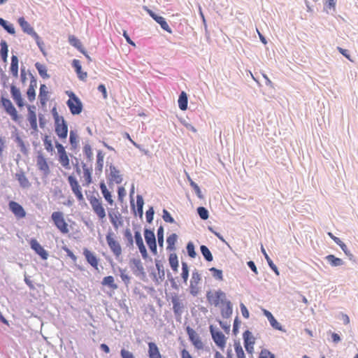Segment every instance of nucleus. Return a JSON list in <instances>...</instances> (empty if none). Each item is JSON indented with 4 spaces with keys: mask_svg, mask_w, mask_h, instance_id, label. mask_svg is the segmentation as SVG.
<instances>
[{
    "mask_svg": "<svg viewBox=\"0 0 358 358\" xmlns=\"http://www.w3.org/2000/svg\"><path fill=\"white\" fill-rule=\"evenodd\" d=\"M0 104L4 109L5 112L10 116L11 119L14 122H18L20 118V115L18 114L15 107L8 98L1 95L0 97Z\"/></svg>",
    "mask_w": 358,
    "mask_h": 358,
    "instance_id": "f257e3e1",
    "label": "nucleus"
},
{
    "mask_svg": "<svg viewBox=\"0 0 358 358\" xmlns=\"http://www.w3.org/2000/svg\"><path fill=\"white\" fill-rule=\"evenodd\" d=\"M51 219L55 226L64 234H68L69 230L68 224L64 220V214L61 211H55L51 215Z\"/></svg>",
    "mask_w": 358,
    "mask_h": 358,
    "instance_id": "f03ea898",
    "label": "nucleus"
},
{
    "mask_svg": "<svg viewBox=\"0 0 358 358\" xmlns=\"http://www.w3.org/2000/svg\"><path fill=\"white\" fill-rule=\"evenodd\" d=\"M129 267L134 275L142 280H145L146 273L143 268L141 260L139 258H131L129 262Z\"/></svg>",
    "mask_w": 358,
    "mask_h": 358,
    "instance_id": "7ed1b4c3",
    "label": "nucleus"
},
{
    "mask_svg": "<svg viewBox=\"0 0 358 358\" xmlns=\"http://www.w3.org/2000/svg\"><path fill=\"white\" fill-rule=\"evenodd\" d=\"M209 330L215 345L221 350H224L227 343V338L224 334L213 324L210 325Z\"/></svg>",
    "mask_w": 358,
    "mask_h": 358,
    "instance_id": "20e7f679",
    "label": "nucleus"
},
{
    "mask_svg": "<svg viewBox=\"0 0 358 358\" xmlns=\"http://www.w3.org/2000/svg\"><path fill=\"white\" fill-rule=\"evenodd\" d=\"M206 299L210 305L217 307L220 304L224 303V301L227 299L226 293L221 289H218L213 294L211 290H209L206 292Z\"/></svg>",
    "mask_w": 358,
    "mask_h": 358,
    "instance_id": "39448f33",
    "label": "nucleus"
},
{
    "mask_svg": "<svg viewBox=\"0 0 358 358\" xmlns=\"http://www.w3.org/2000/svg\"><path fill=\"white\" fill-rule=\"evenodd\" d=\"M87 199L92 206V210L94 213L98 216L100 220H103L106 217V211L103 207L101 199L96 198V196L87 195Z\"/></svg>",
    "mask_w": 358,
    "mask_h": 358,
    "instance_id": "423d86ee",
    "label": "nucleus"
},
{
    "mask_svg": "<svg viewBox=\"0 0 358 358\" xmlns=\"http://www.w3.org/2000/svg\"><path fill=\"white\" fill-rule=\"evenodd\" d=\"M114 236L115 234L109 229L106 236V242L113 255L118 257L122 254V248L120 243L115 240Z\"/></svg>",
    "mask_w": 358,
    "mask_h": 358,
    "instance_id": "0eeeda50",
    "label": "nucleus"
},
{
    "mask_svg": "<svg viewBox=\"0 0 358 358\" xmlns=\"http://www.w3.org/2000/svg\"><path fill=\"white\" fill-rule=\"evenodd\" d=\"M144 238L150 252L156 255L157 254V245L154 229L145 228Z\"/></svg>",
    "mask_w": 358,
    "mask_h": 358,
    "instance_id": "6e6552de",
    "label": "nucleus"
},
{
    "mask_svg": "<svg viewBox=\"0 0 358 358\" xmlns=\"http://www.w3.org/2000/svg\"><path fill=\"white\" fill-rule=\"evenodd\" d=\"M143 8L157 24L160 25L161 28L163 30L167 31L169 34H171L173 32L172 29H171L166 19L164 17L157 14L151 9H150L148 6H144Z\"/></svg>",
    "mask_w": 358,
    "mask_h": 358,
    "instance_id": "1a4fd4ad",
    "label": "nucleus"
},
{
    "mask_svg": "<svg viewBox=\"0 0 358 358\" xmlns=\"http://www.w3.org/2000/svg\"><path fill=\"white\" fill-rule=\"evenodd\" d=\"M186 333L188 336L189 341L197 350H202L203 348V344L201 339L196 331L192 329L190 326H187L185 328Z\"/></svg>",
    "mask_w": 358,
    "mask_h": 358,
    "instance_id": "9d476101",
    "label": "nucleus"
},
{
    "mask_svg": "<svg viewBox=\"0 0 358 358\" xmlns=\"http://www.w3.org/2000/svg\"><path fill=\"white\" fill-rule=\"evenodd\" d=\"M55 131L60 139H66L68 136V124L64 117L55 122Z\"/></svg>",
    "mask_w": 358,
    "mask_h": 358,
    "instance_id": "9b49d317",
    "label": "nucleus"
},
{
    "mask_svg": "<svg viewBox=\"0 0 358 358\" xmlns=\"http://www.w3.org/2000/svg\"><path fill=\"white\" fill-rule=\"evenodd\" d=\"M29 245L36 254H37L43 260H46L48 258V252L39 243L36 238H31L29 241Z\"/></svg>",
    "mask_w": 358,
    "mask_h": 358,
    "instance_id": "f8f14e48",
    "label": "nucleus"
},
{
    "mask_svg": "<svg viewBox=\"0 0 358 358\" xmlns=\"http://www.w3.org/2000/svg\"><path fill=\"white\" fill-rule=\"evenodd\" d=\"M134 238L135 243L139 249V252H141L143 259L145 260L149 259L150 261H152V259L148 255L147 249L143 243V240L141 234L139 231H134Z\"/></svg>",
    "mask_w": 358,
    "mask_h": 358,
    "instance_id": "ddd939ff",
    "label": "nucleus"
},
{
    "mask_svg": "<svg viewBox=\"0 0 358 358\" xmlns=\"http://www.w3.org/2000/svg\"><path fill=\"white\" fill-rule=\"evenodd\" d=\"M201 280V275L199 273L198 271L195 269L192 272L189 285V292L194 296H197L199 294V289L197 287V285L200 282Z\"/></svg>",
    "mask_w": 358,
    "mask_h": 358,
    "instance_id": "4468645a",
    "label": "nucleus"
},
{
    "mask_svg": "<svg viewBox=\"0 0 358 358\" xmlns=\"http://www.w3.org/2000/svg\"><path fill=\"white\" fill-rule=\"evenodd\" d=\"M36 165L38 169L43 172L45 177H47L50 173L49 165L41 151H38V155L36 157Z\"/></svg>",
    "mask_w": 358,
    "mask_h": 358,
    "instance_id": "2eb2a0df",
    "label": "nucleus"
},
{
    "mask_svg": "<svg viewBox=\"0 0 358 358\" xmlns=\"http://www.w3.org/2000/svg\"><path fill=\"white\" fill-rule=\"evenodd\" d=\"M110 170V175L108 177V185H113V182H115L116 184L122 183L123 180L122 176L120 174V170H118L113 164L108 165Z\"/></svg>",
    "mask_w": 358,
    "mask_h": 358,
    "instance_id": "dca6fc26",
    "label": "nucleus"
},
{
    "mask_svg": "<svg viewBox=\"0 0 358 358\" xmlns=\"http://www.w3.org/2000/svg\"><path fill=\"white\" fill-rule=\"evenodd\" d=\"M8 208L18 219L24 218L26 216V211L22 206L15 201H9Z\"/></svg>",
    "mask_w": 358,
    "mask_h": 358,
    "instance_id": "f3484780",
    "label": "nucleus"
},
{
    "mask_svg": "<svg viewBox=\"0 0 358 358\" xmlns=\"http://www.w3.org/2000/svg\"><path fill=\"white\" fill-rule=\"evenodd\" d=\"M66 105L71 113L73 115L80 114L83 109V104L79 98H77L73 101L67 100Z\"/></svg>",
    "mask_w": 358,
    "mask_h": 358,
    "instance_id": "a211bd4d",
    "label": "nucleus"
},
{
    "mask_svg": "<svg viewBox=\"0 0 358 358\" xmlns=\"http://www.w3.org/2000/svg\"><path fill=\"white\" fill-rule=\"evenodd\" d=\"M10 92L11 97L15 102L16 105L19 108L23 107L25 105V103L24 101V99L22 96L20 90L18 87H17L15 85L12 84L10 86Z\"/></svg>",
    "mask_w": 358,
    "mask_h": 358,
    "instance_id": "6ab92c4d",
    "label": "nucleus"
},
{
    "mask_svg": "<svg viewBox=\"0 0 358 358\" xmlns=\"http://www.w3.org/2000/svg\"><path fill=\"white\" fill-rule=\"evenodd\" d=\"M171 302L173 303V311L177 320L181 318V315L183 311L184 305L179 300L178 295L174 293V295L171 298Z\"/></svg>",
    "mask_w": 358,
    "mask_h": 358,
    "instance_id": "aec40b11",
    "label": "nucleus"
},
{
    "mask_svg": "<svg viewBox=\"0 0 358 358\" xmlns=\"http://www.w3.org/2000/svg\"><path fill=\"white\" fill-rule=\"evenodd\" d=\"M327 234L338 245H339L350 261L355 262V256L350 252L347 245L339 238L335 236L331 232H328Z\"/></svg>",
    "mask_w": 358,
    "mask_h": 358,
    "instance_id": "412c9836",
    "label": "nucleus"
},
{
    "mask_svg": "<svg viewBox=\"0 0 358 358\" xmlns=\"http://www.w3.org/2000/svg\"><path fill=\"white\" fill-rule=\"evenodd\" d=\"M83 255L89 264H90L93 268L98 269L99 259L94 252L85 248L83 249Z\"/></svg>",
    "mask_w": 358,
    "mask_h": 358,
    "instance_id": "4be33fe9",
    "label": "nucleus"
},
{
    "mask_svg": "<svg viewBox=\"0 0 358 358\" xmlns=\"http://www.w3.org/2000/svg\"><path fill=\"white\" fill-rule=\"evenodd\" d=\"M71 66L74 69L78 78L81 80H85L87 77V73L82 71L80 62L78 59H74L72 61Z\"/></svg>",
    "mask_w": 358,
    "mask_h": 358,
    "instance_id": "5701e85b",
    "label": "nucleus"
},
{
    "mask_svg": "<svg viewBox=\"0 0 358 358\" xmlns=\"http://www.w3.org/2000/svg\"><path fill=\"white\" fill-rule=\"evenodd\" d=\"M148 345V356L149 358H162L159 349L155 342H149Z\"/></svg>",
    "mask_w": 358,
    "mask_h": 358,
    "instance_id": "b1692460",
    "label": "nucleus"
},
{
    "mask_svg": "<svg viewBox=\"0 0 358 358\" xmlns=\"http://www.w3.org/2000/svg\"><path fill=\"white\" fill-rule=\"evenodd\" d=\"M17 22L23 32L26 33L27 34L31 36L36 32L34 28L30 25V24L25 20L24 17H19Z\"/></svg>",
    "mask_w": 358,
    "mask_h": 358,
    "instance_id": "393cba45",
    "label": "nucleus"
},
{
    "mask_svg": "<svg viewBox=\"0 0 358 358\" xmlns=\"http://www.w3.org/2000/svg\"><path fill=\"white\" fill-rule=\"evenodd\" d=\"M12 137L14 138V141L17 144V146L20 148L22 153L27 155L29 152L28 149L27 148L24 142L17 132L16 128L15 129V132L12 133Z\"/></svg>",
    "mask_w": 358,
    "mask_h": 358,
    "instance_id": "a878e982",
    "label": "nucleus"
},
{
    "mask_svg": "<svg viewBox=\"0 0 358 358\" xmlns=\"http://www.w3.org/2000/svg\"><path fill=\"white\" fill-rule=\"evenodd\" d=\"M48 91L46 85L45 84H41L40 88H39V94H38V99L40 101V103L42 107H44L46 106L47 101H48Z\"/></svg>",
    "mask_w": 358,
    "mask_h": 358,
    "instance_id": "bb28decb",
    "label": "nucleus"
},
{
    "mask_svg": "<svg viewBox=\"0 0 358 358\" xmlns=\"http://www.w3.org/2000/svg\"><path fill=\"white\" fill-rule=\"evenodd\" d=\"M82 168L83 169V177L85 178V185L88 186L91 183H92V167H87V164L82 162H81Z\"/></svg>",
    "mask_w": 358,
    "mask_h": 358,
    "instance_id": "cd10ccee",
    "label": "nucleus"
},
{
    "mask_svg": "<svg viewBox=\"0 0 358 358\" xmlns=\"http://www.w3.org/2000/svg\"><path fill=\"white\" fill-rule=\"evenodd\" d=\"M223 305H225V308H221V315L223 318H229L233 313V305L229 300L226 299L224 301Z\"/></svg>",
    "mask_w": 358,
    "mask_h": 358,
    "instance_id": "c85d7f7f",
    "label": "nucleus"
},
{
    "mask_svg": "<svg viewBox=\"0 0 358 358\" xmlns=\"http://www.w3.org/2000/svg\"><path fill=\"white\" fill-rule=\"evenodd\" d=\"M103 158L104 154L101 150H99L96 155V162L95 166V173L96 175H100L102 173L103 167Z\"/></svg>",
    "mask_w": 358,
    "mask_h": 358,
    "instance_id": "c756f323",
    "label": "nucleus"
},
{
    "mask_svg": "<svg viewBox=\"0 0 358 358\" xmlns=\"http://www.w3.org/2000/svg\"><path fill=\"white\" fill-rule=\"evenodd\" d=\"M19 69V59L17 55H13L11 56V63L10 66V71L12 76L15 78L18 77Z\"/></svg>",
    "mask_w": 358,
    "mask_h": 358,
    "instance_id": "7c9ffc66",
    "label": "nucleus"
},
{
    "mask_svg": "<svg viewBox=\"0 0 358 358\" xmlns=\"http://www.w3.org/2000/svg\"><path fill=\"white\" fill-rule=\"evenodd\" d=\"M324 259L333 267L342 266L344 262L342 259L336 257L334 255H328L324 257Z\"/></svg>",
    "mask_w": 358,
    "mask_h": 358,
    "instance_id": "2f4dec72",
    "label": "nucleus"
},
{
    "mask_svg": "<svg viewBox=\"0 0 358 358\" xmlns=\"http://www.w3.org/2000/svg\"><path fill=\"white\" fill-rule=\"evenodd\" d=\"M178 107L181 110H186L188 105V96L185 92H180L178 100Z\"/></svg>",
    "mask_w": 358,
    "mask_h": 358,
    "instance_id": "473e14b6",
    "label": "nucleus"
},
{
    "mask_svg": "<svg viewBox=\"0 0 358 358\" xmlns=\"http://www.w3.org/2000/svg\"><path fill=\"white\" fill-rule=\"evenodd\" d=\"M68 182L74 194L81 192V187L78 183V181L73 175H70L68 177Z\"/></svg>",
    "mask_w": 358,
    "mask_h": 358,
    "instance_id": "72a5a7b5",
    "label": "nucleus"
},
{
    "mask_svg": "<svg viewBox=\"0 0 358 358\" xmlns=\"http://www.w3.org/2000/svg\"><path fill=\"white\" fill-rule=\"evenodd\" d=\"M0 26L9 34H15V29L14 25L2 17H0Z\"/></svg>",
    "mask_w": 358,
    "mask_h": 358,
    "instance_id": "f704fd0d",
    "label": "nucleus"
},
{
    "mask_svg": "<svg viewBox=\"0 0 358 358\" xmlns=\"http://www.w3.org/2000/svg\"><path fill=\"white\" fill-rule=\"evenodd\" d=\"M243 339L244 345L255 344L256 338L254 337L252 333L249 329H246L243 333Z\"/></svg>",
    "mask_w": 358,
    "mask_h": 358,
    "instance_id": "c9c22d12",
    "label": "nucleus"
},
{
    "mask_svg": "<svg viewBox=\"0 0 358 358\" xmlns=\"http://www.w3.org/2000/svg\"><path fill=\"white\" fill-rule=\"evenodd\" d=\"M178 240V235L175 233L171 234L166 238L167 248L169 251L176 250V243Z\"/></svg>",
    "mask_w": 358,
    "mask_h": 358,
    "instance_id": "e433bc0d",
    "label": "nucleus"
},
{
    "mask_svg": "<svg viewBox=\"0 0 358 358\" xmlns=\"http://www.w3.org/2000/svg\"><path fill=\"white\" fill-rule=\"evenodd\" d=\"M35 68L38 72V74L43 79H48L50 76L48 73V69L45 65L41 64L40 62H36Z\"/></svg>",
    "mask_w": 358,
    "mask_h": 358,
    "instance_id": "4c0bfd02",
    "label": "nucleus"
},
{
    "mask_svg": "<svg viewBox=\"0 0 358 358\" xmlns=\"http://www.w3.org/2000/svg\"><path fill=\"white\" fill-rule=\"evenodd\" d=\"M69 42L73 47L76 48L80 52H84L85 48H83L80 41L75 36L70 35L69 36Z\"/></svg>",
    "mask_w": 358,
    "mask_h": 358,
    "instance_id": "58836bf2",
    "label": "nucleus"
},
{
    "mask_svg": "<svg viewBox=\"0 0 358 358\" xmlns=\"http://www.w3.org/2000/svg\"><path fill=\"white\" fill-rule=\"evenodd\" d=\"M0 56L3 62H7L8 54V45L7 42L4 40H1L0 42Z\"/></svg>",
    "mask_w": 358,
    "mask_h": 358,
    "instance_id": "ea45409f",
    "label": "nucleus"
},
{
    "mask_svg": "<svg viewBox=\"0 0 358 358\" xmlns=\"http://www.w3.org/2000/svg\"><path fill=\"white\" fill-rule=\"evenodd\" d=\"M261 250H262V254L264 255L265 259H266V262L270 267V268L277 275H280V273H279V271H278V267L276 266V265L273 263V262L271 260V259L269 257V256L268 255V254L266 253L265 249L264 248L263 246H262L261 248Z\"/></svg>",
    "mask_w": 358,
    "mask_h": 358,
    "instance_id": "a19ab883",
    "label": "nucleus"
},
{
    "mask_svg": "<svg viewBox=\"0 0 358 358\" xmlns=\"http://www.w3.org/2000/svg\"><path fill=\"white\" fill-rule=\"evenodd\" d=\"M15 178L22 187L26 188L30 186V182H29L27 178L26 177L23 171H21L19 173H16Z\"/></svg>",
    "mask_w": 358,
    "mask_h": 358,
    "instance_id": "79ce46f5",
    "label": "nucleus"
},
{
    "mask_svg": "<svg viewBox=\"0 0 358 358\" xmlns=\"http://www.w3.org/2000/svg\"><path fill=\"white\" fill-rule=\"evenodd\" d=\"M169 261L172 270L174 272H178L179 267L178 255L176 253H171L169 257Z\"/></svg>",
    "mask_w": 358,
    "mask_h": 358,
    "instance_id": "37998d69",
    "label": "nucleus"
},
{
    "mask_svg": "<svg viewBox=\"0 0 358 358\" xmlns=\"http://www.w3.org/2000/svg\"><path fill=\"white\" fill-rule=\"evenodd\" d=\"M200 251H201V253L203 255L204 259L206 262H212L213 260V254H212V252H210V250H209V248L206 245H201L200 246Z\"/></svg>",
    "mask_w": 358,
    "mask_h": 358,
    "instance_id": "c03bdc74",
    "label": "nucleus"
},
{
    "mask_svg": "<svg viewBox=\"0 0 358 358\" xmlns=\"http://www.w3.org/2000/svg\"><path fill=\"white\" fill-rule=\"evenodd\" d=\"M121 217L122 215L118 211L114 212L113 209H110L108 210V217L110 219V222L115 230H117L116 220H117Z\"/></svg>",
    "mask_w": 358,
    "mask_h": 358,
    "instance_id": "a18cd8bd",
    "label": "nucleus"
},
{
    "mask_svg": "<svg viewBox=\"0 0 358 358\" xmlns=\"http://www.w3.org/2000/svg\"><path fill=\"white\" fill-rule=\"evenodd\" d=\"M101 284L103 286H107L113 289H117V284L115 283L114 278L112 275H108L103 278Z\"/></svg>",
    "mask_w": 358,
    "mask_h": 358,
    "instance_id": "49530a36",
    "label": "nucleus"
},
{
    "mask_svg": "<svg viewBox=\"0 0 358 358\" xmlns=\"http://www.w3.org/2000/svg\"><path fill=\"white\" fill-rule=\"evenodd\" d=\"M78 135L76 131L71 130L69 134V143L71 150H76L78 147Z\"/></svg>",
    "mask_w": 358,
    "mask_h": 358,
    "instance_id": "de8ad7c7",
    "label": "nucleus"
},
{
    "mask_svg": "<svg viewBox=\"0 0 358 358\" xmlns=\"http://www.w3.org/2000/svg\"><path fill=\"white\" fill-rule=\"evenodd\" d=\"M234 346L237 358H245V355L240 341L235 340Z\"/></svg>",
    "mask_w": 358,
    "mask_h": 358,
    "instance_id": "09e8293b",
    "label": "nucleus"
},
{
    "mask_svg": "<svg viewBox=\"0 0 358 358\" xmlns=\"http://www.w3.org/2000/svg\"><path fill=\"white\" fill-rule=\"evenodd\" d=\"M83 152L89 162H92L93 160V153L92 147L89 143V141H86V143H85Z\"/></svg>",
    "mask_w": 358,
    "mask_h": 358,
    "instance_id": "8fccbe9b",
    "label": "nucleus"
},
{
    "mask_svg": "<svg viewBox=\"0 0 358 358\" xmlns=\"http://www.w3.org/2000/svg\"><path fill=\"white\" fill-rule=\"evenodd\" d=\"M36 41V45H38L39 50L43 53V55H45V52L44 50V43L41 40V37L38 36V34L35 32L33 35L31 36Z\"/></svg>",
    "mask_w": 358,
    "mask_h": 358,
    "instance_id": "3c124183",
    "label": "nucleus"
},
{
    "mask_svg": "<svg viewBox=\"0 0 358 358\" xmlns=\"http://www.w3.org/2000/svg\"><path fill=\"white\" fill-rule=\"evenodd\" d=\"M211 272L213 277L219 281L223 280V272L221 269H218L215 267H211L209 268Z\"/></svg>",
    "mask_w": 358,
    "mask_h": 358,
    "instance_id": "603ef678",
    "label": "nucleus"
},
{
    "mask_svg": "<svg viewBox=\"0 0 358 358\" xmlns=\"http://www.w3.org/2000/svg\"><path fill=\"white\" fill-rule=\"evenodd\" d=\"M124 236L127 241V246L129 248H133L134 247V238H133L131 231L129 228H127L124 231Z\"/></svg>",
    "mask_w": 358,
    "mask_h": 358,
    "instance_id": "864d4df0",
    "label": "nucleus"
},
{
    "mask_svg": "<svg viewBox=\"0 0 358 358\" xmlns=\"http://www.w3.org/2000/svg\"><path fill=\"white\" fill-rule=\"evenodd\" d=\"M155 266L158 271L159 278L163 281L165 278V271L161 261L155 259Z\"/></svg>",
    "mask_w": 358,
    "mask_h": 358,
    "instance_id": "5fc2aeb1",
    "label": "nucleus"
},
{
    "mask_svg": "<svg viewBox=\"0 0 358 358\" xmlns=\"http://www.w3.org/2000/svg\"><path fill=\"white\" fill-rule=\"evenodd\" d=\"M186 250H187V255L189 257H191V258L196 257L197 254L195 251V246L192 241H189L187 243Z\"/></svg>",
    "mask_w": 358,
    "mask_h": 358,
    "instance_id": "6e6d98bb",
    "label": "nucleus"
},
{
    "mask_svg": "<svg viewBox=\"0 0 358 358\" xmlns=\"http://www.w3.org/2000/svg\"><path fill=\"white\" fill-rule=\"evenodd\" d=\"M43 141L45 150L48 152H52L54 151V148L52 141L50 139V136L48 134H45Z\"/></svg>",
    "mask_w": 358,
    "mask_h": 358,
    "instance_id": "4d7b16f0",
    "label": "nucleus"
},
{
    "mask_svg": "<svg viewBox=\"0 0 358 358\" xmlns=\"http://www.w3.org/2000/svg\"><path fill=\"white\" fill-rule=\"evenodd\" d=\"M164 227L162 225H160L157 229V241H158L159 246L162 248L164 247Z\"/></svg>",
    "mask_w": 358,
    "mask_h": 358,
    "instance_id": "13d9d810",
    "label": "nucleus"
},
{
    "mask_svg": "<svg viewBox=\"0 0 358 358\" xmlns=\"http://www.w3.org/2000/svg\"><path fill=\"white\" fill-rule=\"evenodd\" d=\"M196 212L201 220H206L208 219L209 213L206 208L203 206H199L197 208Z\"/></svg>",
    "mask_w": 358,
    "mask_h": 358,
    "instance_id": "bf43d9fd",
    "label": "nucleus"
},
{
    "mask_svg": "<svg viewBox=\"0 0 358 358\" xmlns=\"http://www.w3.org/2000/svg\"><path fill=\"white\" fill-rule=\"evenodd\" d=\"M181 278L185 282H187L189 278V266L187 262H182Z\"/></svg>",
    "mask_w": 358,
    "mask_h": 358,
    "instance_id": "052dcab7",
    "label": "nucleus"
},
{
    "mask_svg": "<svg viewBox=\"0 0 358 358\" xmlns=\"http://www.w3.org/2000/svg\"><path fill=\"white\" fill-rule=\"evenodd\" d=\"M59 162L62 164L63 167H64L66 169H70V163H69V158L68 157L67 153L63 154L62 155L59 156Z\"/></svg>",
    "mask_w": 358,
    "mask_h": 358,
    "instance_id": "680f3d73",
    "label": "nucleus"
},
{
    "mask_svg": "<svg viewBox=\"0 0 358 358\" xmlns=\"http://www.w3.org/2000/svg\"><path fill=\"white\" fill-rule=\"evenodd\" d=\"M119 271L122 280L124 282L126 286H128V285L130 283L131 278L125 273L126 269L119 267Z\"/></svg>",
    "mask_w": 358,
    "mask_h": 358,
    "instance_id": "e2e57ef3",
    "label": "nucleus"
},
{
    "mask_svg": "<svg viewBox=\"0 0 358 358\" xmlns=\"http://www.w3.org/2000/svg\"><path fill=\"white\" fill-rule=\"evenodd\" d=\"M162 218H163L164 221L167 223L172 224V223L175 222L174 218L172 217L171 213L165 208L163 209V210H162Z\"/></svg>",
    "mask_w": 358,
    "mask_h": 358,
    "instance_id": "0e129e2a",
    "label": "nucleus"
},
{
    "mask_svg": "<svg viewBox=\"0 0 358 358\" xmlns=\"http://www.w3.org/2000/svg\"><path fill=\"white\" fill-rule=\"evenodd\" d=\"M155 210L153 206H150L145 212L146 222L151 224L154 219Z\"/></svg>",
    "mask_w": 358,
    "mask_h": 358,
    "instance_id": "69168bd1",
    "label": "nucleus"
},
{
    "mask_svg": "<svg viewBox=\"0 0 358 358\" xmlns=\"http://www.w3.org/2000/svg\"><path fill=\"white\" fill-rule=\"evenodd\" d=\"M269 323L271 326L276 330L281 331L282 332H285V329L282 327V326L278 322V320L273 317L270 321Z\"/></svg>",
    "mask_w": 358,
    "mask_h": 358,
    "instance_id": "338daca9",
    "label": "nucleus"
},
{
    "mask_svg": "<svg viewBox=\"0 0 358 358\" xmlns=\"http://www.w3.org/2000/svg\"><path fill=\"white\" fill-rule=\"evenodd\" d=\"M259 358H275V356L268 350L262 349L259 353Z\"/></svg>",
    "mask_w": 358,
    "mask_h": 358,
    "instance_id": "774afa93",
    "label": "nucleus"
}]
</instances>
